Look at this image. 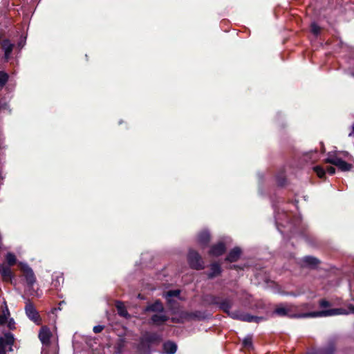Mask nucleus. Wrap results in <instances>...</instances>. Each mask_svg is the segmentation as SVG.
<instances>
[{"mask_svg": "<svg viewBox=\"0 0 354 354\" xmlns=\"http://www.w3.org/2000/svg\"><path fill=\"white\" fill-rule=\"evenodd\" d=\"M202 302L205 306L216 308L233 319L255 323L266 320L264 317L252 315L240 310L231 311L234 305L233 299L231 297H225L223 294H205L202 297Z\"/></svg>", "mask_w": 354, "mask_h": 354, "instance_id": "1", "label": "nucleus"}, {"mask_svg": "<svg viewBox=\"0 0 354 354\" xmlns=\"http://www.w3.org/2000/svg\"><path fill=\"white\" fill-rule=\"evenodd\" d=\"M344 309L339 308H332L328 310H322L318 311H313L309 313H301L299 315H295L292 313V310L290 306L284 304H279L276 306L273 311V314L278 317H299V318H308V317H330L337 315H341L344 312Z\"/></svg>", "mask_w": 354, "mask_h": 354, "instance_id": "2", "label": "nucleus"}, {"mask_svg": "<svg viewBox=\"0 0 354 354\" xmlns=\"http://www.w3.org/2000/svg\"><path fill=\"white\" fill-rule=\"evenodd\" d=\"M187 261L191 268L196 270H203L204 266V262L200 254L194 250H189L187 254Z\"/></svg>", "mask_w": 354, "mask_h": 354, "instance_id": "3", "label": "nucleus"}, {"mask_svg": "<svg viewBox=\"0 0 354 354\" xmlns=\"http://www.w3.org/2000/svg\"><path fill=\"white\" fill-rule=\"evenodd\" d=\"M24 309L26 315L30 320L38 326L41 324V317L32 302L28 300L26 303Z\"/></svg>", "mask_w": 354, "mask_h": 354, "instance_id": "4", "label": "nucleus"}, {"mask_svg": "<svg viewBox=\"0 0 354 354\" xmlns=\"http://www.w3.org/2000/svg\"><path fill=\"white\" fill-rule=\"evenodd\" d=\"M325 162L330 163L337 167L342 171H348L353 167V165L351 163H348L338 157L328 158L325 160Z\"/></svg>", "mask_w": 354, "mask_h": 354, "instance_id": "5", "label": "nucleus"}, {"mask_svg": "<svg viewBox=\"0 0 354 354\" xmlns=\"http://www.w3.org/2000/svg\"><path fill=\"white\" fill-rule=\"evenodd\" d=\"M21 270L25 277L27 286L32 288L36 281V277L32 269L27 264H23L21 266Z\"/></svg>", "mask_w": 354, "mask_h": 354, "instance_id": "6", "label": "nucleus"}, {"mask_svg": "<svg viewBox=\"0 0 354 354\" xmlns=\"http://www.w3.org/2000/svg\"><path fill=\"white\" fill-rule=\"evenodd\" d=\"M142 337L151 346H157L162 341V335L156 332H147Z\"/></svg>", "mask_w": 354, "mask_h": 354, "instance_id": "7", "label": "nucleus"}, {"mask_svg": "<svg viewBox=\"0 0 354 354\" xmlns=\"http://www.w3.org/2000/svg\"><path fill=\"white\" fill-rule=\"evenodd\" d=\"M321 261L319 259L313 256H305L301 260V266L303 268H308L315 269L320 264Z\"/></svg>", "mask_w": 354, "mask_h": 354, "instance_id": "8", "label": "nucleus"}, {"mask_svg": "<svg viewBox=\"0 0 354 354\" xmlns=\"http://www.w3.org/2000/svg\"><path fill=\"white\" fill-rule=\"evenodd\" d=\"M226 252V245L223 242L212 245L208 252L209 256L220 257Z\"/></svg>", "mask_w": 354, "mask_h": 354, "instance_id": "9", "label": "nucleus"}, {"mask_svg": "<svg viewBox=\"0 0 354 354\" xmlns=\"http://www.w3.org/2000/svg\"><path fill=\"white\" fill-rule=\"evenodd\" d=\"M145 313L153 312L160 313L165 311L164 306L160 299H156L153 303L148 304L144 308Z\"/></svg>", "mask_w": 354, "mask_h": 354, "instance_id": "10", "label": "nucleus"}, {"mask_svg": "<svg viewBox=\"0 0 354 354\" xmlns=\"http://www.w3.org/2000/svg\"><path fill=\"white\" fill-rule=\"evenodd\" d=\"M222 268L217 262L212 263L209 266V271L206 273L209 279H212L220 276L222 273Z\"/></svg>", "mask_w": 354, "mask_h": 354, "instance_id": "11", "label": "nucleus"}, {"mask_svg": "<svg viewBox=\"0 0 354 354\" xmlns=\"http://www.w3.org/2000/svg\"><path fill=\"white\" fill-rule=\"evenodd\" d=\"M169 320V317L166 315L154 314L149 320V324L160 326L163 325Z\"/></svg>", "mask_w": 354, "mask_h": 354, "instance_id": "12", "label": "nucleus"}, {"mask_svg": "<svg viewBox=\"0 0 354 354\" xmlns=\"http://www.w3.org/2000/svg\"><path fill=\"white\" fill-rule=\"evenodd\" d=\"M52 333L47 326H43L39 333V339L43 344H48L50 342Z\"/></svg>", "mask_w": 354, "mask_h": 354, "instance_id": "13", "label": "nucleus"}, {"mask_svg": "<svg viewBox=\"0 0 354 354\" xmlns=\"http://www.w3.org/2000/svg\"><path fill=\"white\" fill-rule=\"evenodd\" d=\"M241 253L242 250L239 247H234L229 252L225 261L230 263L236 262L240 259Z\"/></svg>", "mask_w": 354, "mask_h": 354, "instance_id": "14", "label": "nucleus"}, {"mask_svg": "<svg viewBox=\"0 0 354 354\" xmlns=\"http://www.w3.org/2000/svg\"><path fill=\"white\" fill-rule=\"evenodd\" d=\"M14 342V335L10 332L6 333L3 337H0V345L2 344L4 348H6L7 346H10V351H12L11 346L13 345Z\"/></svg>", "mask_w": 354, "mask_h": 354, "instance_id": "15", "label": "nucleus"}, {"mask_svg": "<svg viewBox=\"0 0 354 354\" xmlns=\"http://www.w3.org/2000/svg\"><path fill=\"white\" fill-rule=\"evenodd\" d=\"M197 239H198V243L203 248H205L208 245V244L210 241L211 236L208 231L203 230L198 233Z\"/></svg>", "mask_w": 354, "mask_h": 354, "instance_id": "16", "label": "nucleus"}, {"mask_svg": "<svg viewBox=\"0 0 354 354\" xmlns=\"http://www.w3.org/2000/svg\"><path fill=\"white\" fill-rule=\"evenodd\" d=\"M137 350L140 354H151L152 352L151 346L145 341L143 337L138 344Z\"/></svg>", "mask_w": 354, "mask_h": 354, "instance_id": "17", "label": "nucleus"}, {"mask_svg": "<svg viewBox=\"0 0 354 354\" xmlns=\"http://www.w3.org/2000/svg\"><path fill=\"white\" fill-rule=\"evenodd\" d=\"M14 45L8 39H3L1 41V48L4 50L5 59L8 60L10 54L12 52Z\"/></svg>", "mask_w": 354, "mask_h": 354, "instance_id": "18", "label": "nucleus"}, {"mask_svg": "<svg viewBox=\"0 0 354 354\" xmlns=\"http://www.w3.org/2000/svg\"><path fill=\"white\" fill-rule=\"evenodd\" d=\"M162 349L166 354H175L177 351V344L172 341L168 340L163 343Z\"/></svg>", "mask_w": 354, "mask_h": 354, "instance_id": "19", "label": "nucleus"}, {"mask_svg": "<svg viewBox=\"0 0 354 354\" xmlns=\"http://www.w3.org/2000/svg\"><path fill=\"white\" fill-rule=\"evenodd\" d=\"M115 308L117 309L118 314L122 317L124 318H130L131 315L129 314L126 307L124 305V303L120 301H117L115 302Z\"/></svg>", "mask_w": 354, "mask_h": 354, "instance_id": "20", "label": "nucleus"}, {"mask_svg": "<svg viewBox=\"0 0 354 354\" xmlns=\"http://www.w3.org/2000/svg\"><path fill=\"white\" fill-rule=\"evenodd\" d=\"M1 274L3 281L12 283L14 275L9 267H3Z\"/></svg>", "mask_w": 354, "mask_h": 354, "instance_id": "21", "label": "nucleus"}, {"mask_svg": "<svg viewBox=\"0 0 354 354\" xmlns=\"http://www.w3.org/2000/svg\"><path fill=\"white\" fill-rule=\"evenodd\" d=\"M275 178L278 186L283 187L286 185L287 179L285 171L283 169H281L278 171Z\"/></svg>", "mask_w": 354, "mask_h": 354, "instance_id": "22", "label": "nucleus"}, {"mask_svg": "<svg viewBox=\"0 0 354 354\" xmlns=\"http://www.w3.org/2000/svg\"><path fill=\"white\" fill-rule=\"evenodd\" d=\"M242 346L243 348L247 349L248 351L252 350L254 348L252 342V335H249L243 339Z\"/></svg>", "mask_w": 354, "mask_h": 354, "instance_id": "23", "label": "nucleus"}, {"mask_svg": "<svg viewBox=\"0 0 354 354\" xmlns=\"http://www.w3.org/2000/svg\"><path fill=\"white\" fill-rule=\"evenodd\" d=\"M335 351V344L334 342H330L327 346L323 348L322 353L324 354H333Z\"/></svg>", "mask_w": 354, "mask_h": 354, "instance_id": "24", "label": "nucleus"}, {"mask_svg": "<svg viewBox=\"0 0 354 354\" xmlns=\"http://www.w3.org/2000/svg\"><path fill=\"white\" fill-rule=\"evenodd\" d=\"M313 171L316 173L319 178H324L326 176V169L320 166L317 165L313 167Z\"/></svg>", "mask_w": 354, "mask_h": 354, "instance_id": "25", "label": "nucleus"}, {"mask_svg": "<svg viewBox=\"0 0 354 354\" xmlns=\"http://www.w3.org/2000/svg\"><path fill=\"white\" fill-rule=\"evenodd\" d=\"M6 261L10 266H14L17 262L16 257L14 254L8 252L6 257Z\"/></svg>", "mask_w": 354, "mask_h": 354, "instance_id": "26", "label": "nucleus"}, {"mask_svg": "<svg viewBox=\"0 0 354 354\" xmlns=\"http://www.w3.org/2000/svg\"><path fill=\"white\" fill-rule=\"evenodd\" d=\"M9 76L8 73L3 71H0V86L3 87L4 86L8 80Z\"/></svg>", "mask_w": 354, "mask_h": 354, "instance_id": "27", "label": "nucleus"}, {"mask_svg": "<svg viewBox=\"0 0 354 354\" xmlns=\"http://www.w3.org/2000/svg\"><path fill=\"white\" fill-rule=\"evenodd\" d=\"M310 31L314 35L318 36L321 32V28L316 23H312Z\"/></svg>", "mask_w": 354, "mask_h": 354, "instance_id": "28", "label": "nucleus"}, {"mask_svg": "<svg viewBox=\"0 0 354 354\" xmlns=\"http://www.w3.org/2000/svg\"><path fill=\"white\" fill-rule=\"evenodd\" d=\"M205 313L203 312L196 310L191 313L190 316L193 318H196L198 319H205Z\"/></svg>", "mask_w": 354, "mask_h": 354, "instance_id": "29", "label": "nucleus"}, {"mask_svg": "<svg viewBox=\"0 0 354 354\" xmlns=\"http://www.w3.org/2000/svg\"><path fill=\"white\" fill-rule=\"evenodd\" d=\"M180 290H171L167 292V297H177L180 295Z\"/></svg>", "mask_w": 354, "mask_h": 354, "instance_id": "30", "label": "nucleus"}, {"mask_svg": "<svg viewBox=\"0 0 354 354\" xmlns=\"http://www.w3.org/2000/svg\"><path fill=\"white\" fill-rule=\"evenodd\" d=\"M319 306L320 308H328L332 306L331 303L325 299L319 301Z\"/></svg>", "mask_w": 354, "mask_h": 354, "instance_id": "31", "label": "nucleus"}, {"mask_svg": "<svg viewBox=\"0 0 354 354\" xmlns=\"http://www.w3.org/2000/svg\"><path fill=\"white\" fill-rule=\"evenodd\" d=\"M6 323H8L7 326L10 330H14L15 328V322L12 318L7 321Z\"/></svg>", "mask_w": 354, "mask_h": 354, "instance_id": "32", "label": "nucleus"}, {"mask_svg": "<svg viewBox=\"0 0 354 354\" xmlns=\"http://www.w3.org/2000/svg\"><path fill=\"white\" fill-rule=\"evenodd\" d=\"M104 328V326H102V325H97V326H95L93 328V331L95 333H101Z\"/></svg>", "mask_w": 354, "mask_h": 354, "instance_id": "33", "label": "nucleus"}, {"mask_svg": "<svg viewBox=\"0 0 354 354\" xmlns=\"http://www.w3.org/2000/svg\"><path fill=\"white\" fill-rule=\"evenodd\" d=\"M325 169L326 171H327L330 175H333L335 174V168L333 166H327Z\"/></svg>", "mask_w": 354, "mask_h": 354, "instance_id": "34", "label": "nucleus"}, {"mask_svg": "<svg viewBox=\"0 0 354 354\" xmlns=\"http://www.w3.org/2000/svg\"><path fill=\"white\" fill-rule=\"evenodd\" d=\"M7 321L8 317L5 314L0 315V325L5 324L7 322Z\"/></svg>", "mask_w": 354, "mask_h": 354, "instance_id": "35", "label": "nucleus"}, {"mask_svg": "<svg viewBox=\"0 0 354 354\" xmlns=\"http://www.w3.org/2000/svg\"><path fill=\"white\" fill-rule=\"evenodd\" d=\"M123 347H124V340L120 339V342L118 344V346H117L118 352L120 353Z\"/></svg>", "mask_w": 354, "mask_h": 354, "instance_id": "36", "label": "nucleus"}, {"mask_svg": "<svg viewBox=\"0 0 354 354\" xmlns=\"http://www.w3.org/2000/svg\"><path fill=\"white\" fill-rule=\"evenodd\" d=\"M62 304H64V301H61L59 304V307L58 308H54L52 309V313H55V311H57V310H61V306Z\"/></svg>", "mask_w": 354, "mask_h": 354, "instance_id": "37", "label": "nucleus"}, {"mask_svg": "<svg viewBox=\"0 0 354 354\" xmlns=\"http://www.w3.org/2000/svg\"><path fill=\"white\" fill-rule=\"evenodd\" d=\"M0 354H6V348H4L2 344L0 345Z\"/></svg>", "mask_w": 354, "mask_h": 354, "instance_id": "38", "label": "nucleus"}, {"mask_svg": "<svg viewBox=\"0 0 354 354\" xmlns=\"http://www.w3.org/2000/svg\"><path fill=\"white\" fill-rule=\"evenodd\" d=\"M238 268H240L239 266H236V265H233L230 267V269H238Z\"/></svg>", "mask_w": 354, "mask_h": 354, "instance_id": "39", "label": "nucleus"}, {"mask_svg": "<svg viewBox=\"0 0 354 354\" xmlns=\"http://www.w3.org/2000/svg\"><path fill=\"white\" fill-rule=\"evenodd\" d=\"M352 128H353V133H354V122H353Z\"/></svg>", "mask_w": 354, "mask_h": 354, "instance_id": "40", "label": "nucleus"}, {"mask_svg": "<svg viewBox=\"0 0 354 354\" xmlns=\"http://www.w3.org/2000/svg\"><path fill=\"white\" fill-rule=\"evenodd\" d=\"M321 145H322V146H323V150H324V147L323 142H321Z\"/></svg>", "mask_w": 354, "mask_h": 354, "instance_id": "41", "label": "nucleus"}, {"mask_svg": "<svg viewBox=\"0 0 354 354\" xmlns=\"http://www.w3.org/2000/svg\"><path fill=\"white\" fill-rule=\"evenodd\" d=\"M352 310L354 312V306H352Z\"/></svg>", "mask_w": 354, "mask_h": 354, "instance_id": "42", "label": "nucleus"}]
</instances>
